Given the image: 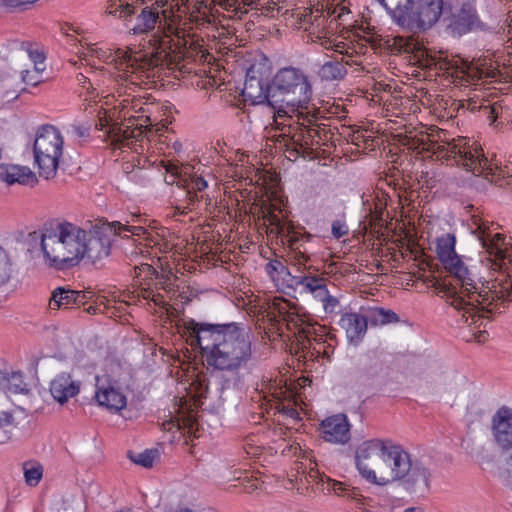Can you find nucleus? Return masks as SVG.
<instances>
[{
	"mask_svg": "<svg viewBox=\"0 0 512 512\" xmlns=\"http://www.w3.org/2000/svg\"><path fill=\"white\" fill-rule=\"evenodd\" d=\"M137 269L140 270V273L144 272L149 277H155V279L157 280L156 288L163 289L165 291L172 290L171 271L159 274L152 266L148 264H144L141 267H136L135 270Z\"/></svg>",
	"mask_w": 512,
	"mask_h": 512,
	"instance_id": "35",
	"label": "nucleus"
},
{
	"mask_svg": "<svg viewBox=\"0 0 512 512\" xmlns=\"http://www.w3.org/2000/svg\"><path fill=\"white\" fill-rule=\"evenodd\" d=\"M315 121L316 117L310 108L288 114L287 118L274 121L276 128L281 131L279 136L285 142L284 146L289 153V158L311 157L315 147H320L319 140H317L315 132L312 131V124Z\"/></svg>",
	"mask_w": 512,
	"mask_h": 512,
	"instance_id": "9",
	"label": "nucleus"
},
{
	"mask_svg": "<svg viewBox=\"0 0 512 512\" xmlns=\"http://www.w3.org/2000/svg\"><path fill=\"white\" fill-rule=\"evenodd\" d=\"M415 64L422 69L438 68L439 70H449L448 63L441 61L436 56L430 55L426 50L419 51L415 56Z\"/></svg>",
	"mask_w": 512,
	"mask_h": 512,
	"instance_id": "34",
	"label": "nucleus"
},
{
	"mask_svg": "<svg viewBox=\"0 0 512 512\" xmlns=\"http://www.w3.org/2000/svg\"><path fill=\"white\" fill-rule=\"evenodd\" d=\"M241 13H247L249 9L258 10L261 0H239Z\"/></svg>",
	"mask_w": 512,
	"mask_h": 512,
	"instance_id": "53",
	"label": "nucleus"
},
{
	"mask_svg": "<svg viewBox=\"0 0 512 512\" xmlns=\"http://www.w3.org/2000/svg\"><path fill=\"white\" fill-rule=\"evenodd\" d=\"M269 315L276 321L286 322L289 329L291 324L297 325L298 315L296 312L291 311V304L286 299L274 298L269 305Z\"/></svg>",
	"mask_w": 512,
	"mask_h": 512,
	"instance_id": "29",
	"label": "nucleus"
},
{
	"mask_svg": "<svg viewBox=\"0 0 512 512\" xmlns=\"http://www.w3.org/2000/svg\"><path fill=\"white\" fill-rule=\"evenodd\" d=\"M383 471L379 476L378 485L401 481L402 487L410 493L424 494L429 490V469L419 461L412 462L409 453L391 440Z\"/></svg>",
	"mask_w": 512,
	"mask_h": 512,
	"instance_id": "8",
	"label": "nucleus"
},
{
	"mask_svg": "<svg viewBox=\"0 0 512 512\" xmlns=\"http://www.w3.org/2000/svg\"><path fill=\"white\" fill-rule=\"evenodd\" d=\"M476 10L469 4L462 7L451 16L447 29L453 36H462L479 26Z\"/></svg>",
	"mask_w": 512,
	"mask_h": 512,
	"instance_id": "24",
	"label": "nucleus"
},
{
	"mask_svg": "<svg viewBox=\"0 0 512 512\" xmlns=\"http://www.w3.org/2000/svg\"><path fill=\"white\" fill-rule=\"evenodd\" d=\"M418 147L422 151L431 153V157H435L437 160L462 167L491 182H497L499 179L489 160L484 156L483 150L475 143L471 144L465 137L449 141L442 139L440 135L438 140H431L428 136L426 140H421Z\"/></svg>",
	"mask_w": 512,
	"mask_h": 512,
	"instance_id": "5",
	"label": "nucleus"
},
{
	"mask_svg": "<svg viewBox=\"0 0 512 512\" xmlns=\"http://www.w3.org/2000/svg\"><path fill=\"white\" fill-rule=\"evenodd\" d=\"M334 24L335 19L324 14L320 9H305L297 14L296 27L303 29L307 34L308 41L319 42L325 49H332L342 54L345 43H336L332 39Z\"/></svg>",
	"mask_w": 512,
	"mask_h": 512,
	"instance_id": "13",
	"label": "nucleus"
},
{
	"mask_svg": "<svg viewBox=\"0 0 512 512\" xmlns=\"http://www.w3.org/2000/svg\"><path fill=\"white\" fill-rule=\"evenodd\" d=\"M456 238L453 234L447 233L436 242V253L444 268L454 276L456 284L448 287L444 284L441 292L447 302L454 308L458 322L467 324L471 335L467 341L474 340L477 343H484L488 338L486 330H479L484 321L488 318L485 313H501L505 308V302L512 295V276L509 273L501 272L492 282L491 286H481L469 276L468 269L455 251Z\"/></svg>",
	"mask_w": 512,
	"mask_h": 512,
	"instance_id": "1",
	"label": "nucleus"
},
{
	"mask_svg": "<svg viewBox=\"0 0 512 512\" xmlns=\"http://www.w3.org/2000/svg\"><path fill=\"white\" fill-rule=\"evenodd\" d=\"M16 427L13 411H0V444L11 438L12 431Z\"/></svg>",
	"mask_w": 512,
	"mask_h": 512,
	"instance_id": "36",
	"label": "nucleus"
},
{
	"mask_svg": "<svg viewBox=\"0 0 512 512\" xmlns=\"http://www.w3.org/2000/svg\"><path fill=\"white\" fill-rule=\"evenodd\" d=\"M141 295L143 296V298L153 301L158 306H162L165 304L163 296L159 293H155L151 289L143 288L141 290Z\"/></svg>",
	"mask_w": 512,
	"mask_h": 512,
	"instance_id": "52",
	"label": "nucleus"
},
{
	"mask_svg": "<svg viewBox=\"0 0 512 512\" xmlns=\"http://www.w3.org/2000/svg\"><path fill=\"white\" fill-rule=\"evenodd\" d=\"M95 398L100 406L112 413L120 412L127 405L126 396L111 383L98 384Z\"/></svg>",
	"mask_w": 512,
	"mask_h": 512,
	"instance_id": "26",
	"label": "nucleus"
},
{
	"mask_svg": "<svg viewBox=\"0 0 512 512\" xmlns=\"http://www.w3.org/2000/svg\"><path fill=\"white\" fill-rule=\"evenodd\" d=\"M173 147H174V149H175L176 151H178V152H179V151L182 149V144H181L180 142H175V143L173 144Z\"/></svg>",
	"mask_w": 512,
	"mask_h": 512,
	"instance_id": "62",
	"label": "nucleus"
},
{
	"mask_svg": "<svg viewBox=\"0 0 512 512\" xmlns=\"http://www.w3.org/2000/svg\"><path fill=\"white\" fill-rule=\"evenodd\" d=\"M166 171L170 173L171 176H178L181 173L180 167L174 163H168Z\"/></svg>",
	"mask_w": 512,
	"mask_h": 512,
	"instance_id": "57",
	"label": "nucleus"
},
{
	"mask_svg": "<svg viewBox=\"0 0 512 512\" xmlns=\"http://www.w3.org/2000/svg\"><path fill=\"white\" fill-rule=\"evenodd\" d=\"M318 269L314 266L307 267V271L300 272L290 278L291 287H301V291L313 295L316 299L322 296L327 287L326 278L317 274Z\"/></svg>",
	"mask_w": 512,
	"mask_h": 512,
	"instance_id": "21",
	"label": "nucleus"
},
{
	"mask_svg": "<svg viewBox=\"0 0 512 512\" xmlns=\"http://www.w3.org/2000/svg\"><path fill=\"white\" fill-rule=\"evenodd\" d=\"M133 34H145L144 41L151 48L150 52L126 51L118 48L109 53L94 46L90 48L91 54L107 62H115L122 71L119 76L131 85L141 86L145 79L154 77V69L161 65L172 51L186 46L190 36L189 31L180 25L177 20L163 19L157 8L144 7L136 16L135 24L130 28Z\"/></svg>",
	"mask_w": 512,
	"mask_h": 512,
	"instance_id": "2",
	"label": "nucleus"
},
{
	"mask_svg": "<svg viewBox=\"0 0 512 512\" xmlns=\"http://www.w3.org/2000/svg\"><path fill=\"white\" fill-rule=\"evenodd\" d=\"M394 45L396 46L395 47V50L398 51V52H401V51H405V52H408L409 51V47H408V42L407 40H405L404 38L402 37H396L394 38Z\"/></svg>",
	"mask_w": 512,
	"mask_h": 512,
	"instance_id": "54",
	"label": "nucleus"
},
{
	"mask_svg": "<svg viewBox=\"0 0 512 512\" xmlns=\"http://www.w3.org/2000/svg\"><path fill=\"white\" fill-rule=\"evenodd\" d=\"M174 512H194V511L189 508L183 507V508H178Z\"/></svg>",
	"mask_w": 512,
	"mask_h": 512,
	"instance_id": "63",
	"label": "nucleus"
},
{
	"mask_svg": "<svg viewBox=\"0 0 512 512\" xmlns=\"http://www.w3.org/2000/svg\"><path fill=\"white\" fill-rule=\"evenodd\" d=\"M485 109L490 110L491 122H494L497 118V108L495 106H486Z\"/></svg>",
	"mask_w": 512,
	"mask_h": 512,
	"instance_id": "59",
	"label": "nucleus"
},
{
	"mask_svg": "<svg viewBox=\"0 0 512 512\" xmlns=\"http://www.w3.org/2000/svg\"><path fill=\"white\" fill-rule=\"evenodd\" d=\"M13 275V263L8 251L0 246V289L6 286Z\"/></svg>",
	"mask_w": 512,
	"mask_h": 512,
	"instance_id": "38",
	"label": "nucleus"
},
{
	"mask_svg": "<svg viewBox=\"0 0 512 512\" xmlns=\"http://www.w3.org/2000/svg\"><path fill=\"white\" fill-rule=\"evenodd\" d=\"M45 68L33 67L32 69H25L21 72L22 81L27 85L37 86L42 82L41 73Z\"/></svg>",
	"mask_w": 512,
	"mask_h": 512,
	"instance_id": "42",
	"label": "nucleus"
},
{
	"mask_svg": "<svg viewBox=\"0 0 512 512\" xmlns=\"http://www.w3.org/2000/svg\"><path fill=\"white\" fill-rule=\"evenodd\" d=\"M284 415L292 418V419H299V413L298 411L293 407L283 406L280 410Z\"/></svg>",
	"mask_w": 512,
	"mask_h": 512,
	"instance_id": "55",
	"label": "nucleus"
},
{
	"mask_svg": "<svg viewBox=\"0 0 512 512\" xmlns=\"http://www.w3.org/2000/svg\"><path fill=\"white\" fill-rule=\"evenodd\" d=\"M216 5L220 6L226 11L241 13L239 0H212Z\"/></svg>",
	"mask_w": 512,
	"mask_h": 512,
	"instance_id": "49",
	"label": "nucleus"
},
{
	"mask_svg": "<svg viewBox=\"0 0 512 512\" xmlns=\"http://www.w3.org/2000/svg\"><path fill=\"white\" fill-rule=\"evenodd\" d=\"M265 270L270 276H273L274 273L278 275L282 273L290 274L288 272L287 267L282 263V261L277 259L271 260L269 263H267Z\"/></svg>",
	"mask_w": 512,
	"mask_h": 512,
	"instance_id": "46",
	"label": "nucleus"
},
{
	"mask_svg": "<svg viewBox=\"0 0 512 512\" xmlns=\"http://www.w3.org/2000/svg\"><path fill=\"white\" fill-rule=\"evenodd\" d=\"M380 3L387 9L392 11V16L397 12L405 11L409 0H379Z\"/></svg>",
	"mask_w": 512,
	"mask_h": 512,
	"instance_id": "45",
	"label": "nucleus"
},
{
	"mask_svg": "<svg viewBox=\"0 0 512 512\" xmlns=\"http://www.w3.org/2000/svg\"><path fill=\"white\" fill-rule=\"evenodd\" d=\"M144 222L146 219H142L141 216H133L132 220L127 221L126 224L119 221L109 223L100 220L88 232L85 230L84 257L93 263L108 257L112 236L121 235L122 232H128L132 236L145 235L147 232L142 226Z\"/></svg>",
	"mask_w": 512,
	"mask_h": 512,
	"instance_id": "10",
	"label": "nucleus"
},
{
	"mask_svg": "<svg viewBox=\"0 0 512 512\" xmlns=\"http://www.w3.org/2000/svg\"><path fill=\"white\" fill-rule=\"evenodd\" d=\"M71 132L78 138H86L90 135V125L84 123H74L71 125Z\"/></svg>",
	"mask_w": 512,
	"mask_h": 512,
	"instance_id": "51",
	"label": "nucleus"
},
{
	"mask_svg": "<svg viewBox=\"0 0 512 512\" xmlns=\"http://www.w3.org/2000/svg\"><path fill=\"white\" fill-rule=\"evenodd\" d=\"M33 150L39 175L46 180L53 179L57 174L59 159L63 152V138L59 130L52 125L39 128Z\"/></svg>",
	"mask_w": 512,
	"mask_h": 512,
	"instance_id": "12",
	"label": "nucleus"
},
{
	"mask_svg": "<svg viewBox=\"0 0 512 512\" xmlns=\"http://www.w3.org/2000/svg\"><path fill=\"white\" fill-rule=\"evenodd\" d=\"M106 11L110 15L127 19L134 14V7L128 0H109Z\"/></svg>",
	"mask_w": 512,
	"mask_h": 512,
	"instance_id": "37",
	"label": "nucleus"
},
{
	"mask_svg": "<svg viewBox=\"0 0 512 512\" xmlns=\"http://www.w3.org/2000/svg\"><path fill=\"white\" fill-rule=\"evenodd\" d=\"M202 2H198L197 5L201 6ZM190 22H194L196 25H205L206 23H210L206 12H201L200 7H197L196 11L193 10L190 13Z\"/></svg>",
	"mask_w": 512,
	"mask_h": 512,
	"instance_id": "50",
	"label": "nucleus"
},
{
	"mask_svg": "<svg viewBox=\"0 0 512 512\" xmlns=\"http://www.w3.org/2000/svg\"><path fill=\"white\" fill-rule=\"evenodd\" d=\"M145 230L146 234L138 236L139 238L143 239L145 241V245L149 247H158L160 252L166 253L172 249V246L167 241L159 239L158 235H154L151 231L148 230L144 225H142Z\"/></svg>",
	"mask_w": 512,
	"mask_h": 512,
	"instance_id": "41",
	"label": "nucleus"
},
{
	"mask_svg": "<svg viewBox=\"0 0 512 512\" xmlns=\"http://www.w3.org/2000/svg\"><path fill=\"white\" fill-rule=\"evenodd\" d=\"M167 107L160 104L149 103L139 108L141 115L138 117L140 123L129 120L127 124L118 123L103 110H98V122L95 126L97 129L105 130L107 139L116 147H131L134 143L142 139L144 130L143 126H159L165 127L168 123L164 110Z\"/></svg>",
	"mask_w": 512,
	"mask_h": 512,
	"instance_id": "7",
	"label": "nucleus"
},
{
	"mask_svg": "<svg viewBox=\"0 0 512 512\" xmlns=\"http://www.w3.org/2000/svg\"><path fill=\"white\" fill-rule=\"evenodd\" d=\"M317 299L322 303L326 314H332L336 312V309L339 306V300L329 293L327 287L324 289L323 295L319 296Z\"/></svg>",
	"mask_w": 512,
	"mask_h": 512,
	"instance_id": "43",
	"label": "nucleus"
},
{
	"mask_svg": "<svg viewBox=\"0 0 512 512\" xmlns=\"http://www.w3.org/2000/svg\"><path fill=\"white\" fill-rule=\"evenodd\" d=\"M320 431L325 441L334 444H345L350 440V424L347 416L336 414L321 421Z\"/></svg>",
	"mask_w": 512,
	"mask_h": 512,
	"instance_id": "19",
	"label": "nucleus"
},
{
	"mask_svg": "<svg viewBox=\"0 0 512 512\" xmlns=\"http://www.w3.org/2000/svg\"><path fill=\"white\" fill-rule=\"evenodd\" d=\"M258 11L268 17H275L280 12V7L277 2L273 0H261Z\"/></svg>",
	"mask_w": 512,
	"mask_h": 512,
	"instance_id": "44",
	"label": "nucleus"
},
{
	"mask_svg": "<svg viewBox=\"0 0 512 512\" xmlns=\"http://www.w3.org/2000/svg\"><path fill=\"white\" fill-rule=\"evenodd\" d=\"M261 64H252L246 72V79L241 95L244 102L250 104L267 103L271 106V99L268 96V85L264 82V73Z\"/></svg>",
	"mask_w": 512,
	"mask_h": 512,
	"instance_id": "17",
	"label": "nucleus"
},
{
	"mask_svg": "<svg viewBox=\"0 0 512 512\" xmlns=\"http://www.w3.org/2000/svg\"><path fill=\"white\" fill-rule=\"evenodd\" d=\"M159 453L157 449L145 450L144 452L133 455L129 452V458L138 465H141L145 468H151L155 459L158 457Z\"/></svg>",
	"mask_w": 512,
	"mask_h": 512,
	"instance_id": "40",
	"label": "nucleus"
},
{
	"mask_svg": "<svg viewBox=\"0 0 512 512\" xmlns=\"http://www.w3.org/2000/svg\"><path fill=\"white\" fill-rule=\"evenodd\" d=\"M494 230H497V227H494V225H493V226H491V231L493 232Z\"/></svg>",
	"mask_w": 512,
	"mask_h": 512,
	"instance_id": "64",
	"label": "nucleus"
},
{
	"mask_svg": "<svg viewBox=\"0 0 512 512\" xmlns=\"http://www.w3.org/2000/svg\"><path fill=\"white\" fill-rule=\"evenodd\" d=\"M390 440L371 439L364 441L356 450V466L359 473L371 483L378 484L385 470Z\"/></svg>",
	"mask_w": 512,
	"mask_h": 512,
	"instance_id": "15",
	"label": "nucleus"
},
{
	"mask_svg": "<svg viewBox=\"0 0 512 512\" xmlns=\"http://www.w3.org/2000/svg\"><path fill=\"white\" fill-rule=\"evenodd\" d=\"M492 432L496 443L503 450L512 448V409L499 408L492 417Z\"/></svg>",
	"mask_w": 512,
	"mask_h": 512,
	"instance_id": "20",
	"label": "nucleus"
},
{
	"mask_svg": "<svg viewBox=\"0 0 512 512\" xmlns=\"http://www.w3.org/2000/svg\"><path fill=\"white\" fill-rule=\"evenodd\" d=\"M85 229L71 222H59L46 228L41 249L49 266L58 270L77 266L84 258Z\"/></svg>",
	"mask_w": 512,
	"mask_h": 512,
	"instance_id": "6",
	"label": "nucleus"
},
{
	"mask_svg": "<svg viewBox=\"0 0 512 512\" xmlns=\"http://www.w3.org/2000/svg\"><path fill=\"white\" fill-rule=\"evenodd\" d=\"M330 486L332 488V490L337 494V495H340L342 493V491L345 490L343 484L341 482H337V481H332L330 479H328V489L330 490Z\"/></svg>",
	"mask_w": 512,
	"mask_h": 512,
	"instance_id": "56",
	"label": "nucleus"
},
{
	"mask_svg": "<svg viewBox=\"0 0 512 512\" xmlns=\"http://www.w3.org/2000/svg\"><path fill=\"white\" fill-rule=\"evenodd\" d=\"M186 329L190 344L199 346L209 367L238 372L251 358V341L235 322L211 324L190 320Z\"/></svg>",
	"mask_w": 512,
	"mask_h": 512,
	"instance_id": "3",
	"label": "nucleus"
},
{
	"mask_svg": "<svg viewBox=\"0 0 512 512\" xmlns=\"http://www.w3.org/2000/svg\"><path fill=\"white\" fill-rule=\"evenodd\" d=\"M384 362L377 350H368L355 363L353 372L362 383H371L382 374Z\"/></svg>",
	"mask_w": 512,
	"mask_h": 512,
	"instance_id": "18",
	"label": "nucleus"
},
{
	"mask_svg": "<svg viewBox=\"0 0 512 512\" xmlns=\"http://www.w3.org/2000/svg\"><path fill=\"white\" fill-rule=\"evenodd\" d=\"M0 180L8 185L17 183L30 187L38 182L36 174L29 167L9 163L0 164Z\"/></svg>",
	"mask_w": 512,
	"mask_h": 512,
	"instance_id": "25",
	"label": "nucleus"
},
{
	"mask_svg": "<svg viewBox=\"0 0 512 512\" xmlns=\"http://www.w3.org/2000/svg\"><path fill=\"white\" fill-rule=\"evenodd\" d=\"M311 112L315 115L316 121L314 122L312 131L315 132L319 145H326L332 139V132L329 125L324 123L325 118L321 115L319 109L313 108Z\"/></svg>",
	"mask_w": 512,
	"mask_h": 512,
	"instance_id": "33",
	"label": "nucleus"
},
{
	"mask_svg": "<svg viewBox=\"0 0 512 512\" xmlns=\"http://www.w3.org/2000/svg\"><path fill=\"white\" fill-rule=\"evenodd\" d=\"M279 233L290 248L291 264L298 267L299 273L307 271V267L312 265L309 264L311 256L305 244L311 240L312 236L309 233L298 231L290 224L282 226Z\"/></svg>",
	"mask_w": 512,
	"mask_h": 512,
	"instance_id": "16",
	"label": "nucleus"
},
{
	"mask_svg": "<svg viewBox=\"0 0 512 512\" xmlns=\"http://www.w3.org/2000/svg\"><path fill=\"white\" fill-rule=\"evenodd\" d=\"M169 0H156L155 1V4L158 6V7H164L167 3H168Z\"/></svg>",
	"mask_w": 512,
	"mask_h": 512,
	"instance_id": "61",
	"label": "nucleus"
},
{
	"mask_svg": "<svg viewBox=\"0 0 512 512\" xmlns=\"http://www.w3.org/2000/svg\"><path fill=\"white\" fill-rule=\"evenodd\" d=\"M185 182V187L187 189V198L188 205L184 207L182 210L180 207H177L176 210L180 214L187 213V210L191 211L193 209L192 206L195 205L200 199H203V195L198 196V193L204 191L208 187L207 181L197 174H192L188 179L183 180Z\"/></svg>",
	"mask_w": 512,
	"mask_h": 512,
	"instance_id": "28",
	"label": "nucleus"
},
{
	"mask_svg": "<svg viewBox=\"0 0 512 512\" xmlns=\"http://www.w3.org/2000/svg\"><path fill=\"white\" fill-rule=\"evenodd\" d=\"M367 315L370 323L374 326L397 323L400 320L394 311L380 307L370 308Z\"/></svg>",
	"mask_w": 512,
	"mask_h": 512,
	"instance_id": "32",
	"label": "nucleus"
},
{
	"mask_svg": "<svg viewBox=\"0 0 512 512\" xmlns=\"http://www.w3.org/2000/svg\"><path fill=\"white\" fill-rule=\"evenodd\" d=\"M27 53H28L30 61L33 64V67L45 68V63H44L45 56L42 52H40L38 50H33L29 46V48L27 49Z\"/></svg>",
	"mask_w": 512,
	"mask_h": 512,
	"instance_id": "48",
	"label": "nucleus"
},
{
	"mask_svg": "<svg viewBox=\"0 0 512 512\" xmlns=\"http://www.w3.org/2000/svg\"><path fill=\"white\" fill-rule=\"evenodd\" d=\"M443 12V0H409L405 11L394 14L396 23L411 32L432 27Z\"/></svg>",
	"mask_w": 512,
	"mask_h": 512,
	"instance_id": "14",
	"label": "nucleus"
},
{
	"mask_svg": "<svg viewBox=\"0 0 512 512\" xmlns=\"http://www.w3.org/2000/svg\"><path fill=\"white\" fill-rule=\"evenodd\" d=\"M0 387L7 393L21 394L28 392L27 384L19 372H12L0 377Z\"/></svg>",
	"mask_w": 512,
	"mask_h": 512,
	"instance_id": "31",
	"label": "nucleus"
},
{
	"mask_svg": "<svg viewBox=\"0 0 512 512\" xmlns=\"http://www.w3.org/2000/svg\"><path fill=\"white\" fill-rule=\"evenodd\" d=\"M23 472L26 484L34 487L42 479L43 467L37 461H29L23 464Z\"/></svg>",
	"mask_w": 512,
	"mask_h": 512,
	"instance_id": "39",
	"label": "nucleus"
},
{
	"mask_svg": "<svg viewBox=\"0 0 512 512\" xmlns=\"http://www.w3.org/2000/svg\"><path fill=\"white\" fill-rule=\"evenodd\" d=\"M404 512H424L420 507H411L404 510Z\"/></svg>",
	"mask_w": 512,
	"mask_h": 512,
	"instance_id": "60",
	"label": "nucleus"
},
{
	"mask_svg": "<svg viewBox=\"0 0 512 512\" xmlns=\"http://www.w3.org/2000/svg\"><path fill=\"white\" fill-rule=\"evenodd\" d=\"M84 300L83 292L58 287L51 294L49 307L51 310L72 309L84 304Z\"/></svg>",
	"mask_w": 512,
	"mask_h": 512,
	"instance_id": "27",
	"label": "nucleus"
},
{
	"mask_svg": "<svg viewBox=\"0 0 512 512\" xmlns=\"http://www.w3.org/2000/svg\"><path fill=\"white\" fill-rule=\"evenodd\" d=\"M1 4L7 7H18L24 5L23 1L18 0H0Z\"/></svg>",
	"mask_w": 512,
	"mask_h": 512,
	"instance_id": "58",
	"label": "nucleus"
},
{
	"mask_svg": "<svg viewBox=\"0 0 512 512\" xmlns=\"http://www.w3.org/2000/svg\"><path fill=\"white\" fill-rule=\"evenodd\" d=\"M268 96L274 109V121L288 114L310 108L313 86L309 75L301 68L286 66L278 69L268 85Z\"/></svg>",
	"mask_w": 512,
	"mask_h": 512,
	"instance_id": "4",
	"label": "nucleus"
},
{
	"mask_svg": "<svg viewBox=\"0 0 512 512\" xmlns=\"http://www.w3.org/2000/svg\"><path fill=\"white\" fill-rule=\"evenodd\" d=\"M368 321V315L348 312L341 316L339 326L345 331L348 342L357 346L366 335Z\"/></svg>",
	"mask_w": 512,
	"mask_h": 512,
	"instance_id": "23",
	"label": "nucleus"
},
{
	"mask_svg": "<svg viewBox=\"0 0 512 512\" xmlns=\"http://www.w3.org/2000/svg\"><path fill=\"white\" fill-rule=\"evenodd\" d=\"M331 231H332V235L336 239H339V238H342V237L348 235L349 228H348L347 224L345 223V221L338 219V220H334L332 222Z\"/></svg>",
	"mask_w": 512,
	"mask_h": 512,
	"instance_id": "47",
	"label": "nucleus"
},
{
	"mask_svg": "<svg viewBox=\"0 0 512 512\" xmlns=\"http://www.w3.org/2000/svg\"><path fill=\"white\" fill-rule=\"evenodd\" d=\"M81 389V381L68 372H61L50 383V393L59 404L66 403L77 396Z\"/></svg>",
	"mask_w": 512,
	"mask_h": 512,
	"instance_id": "22",
	"label": "nucleus"
},
{
	"mask_svg": "<svg viewBox=\"0 0 512 512\" xmlns=\"http://www.w3.org/2000/svg\"><path fill=\"white\" fill-rule=\"evenodd\" d=\"M492 222L481 217L473 216L471 228L477 236L483 249L488 254L490 268L493 270H506L512 263V238L500 233L492 234Z\"/></svg>",
	"mask_w": 512,
	"mask_h": 512,
	"instance_id": "11",
	"label": "nucleus"
},
{
	"mask_svg": "<svg viewBox=\"0 0 512 512\" xmlns=\"http://www.w3.org/2000/svg\"><path fill=\"white\" fill-rule=\"evenodd\" d=\"M347 74L345 65L339 60L325 62L319 69L318 75L325 81H336L343 79Z\"/></svg>",
	"mask_w": 512,
	"mask_h": 512,
	"instance_id": "30",
	"label": "nucleus"
}]
</instances>
